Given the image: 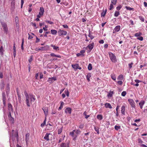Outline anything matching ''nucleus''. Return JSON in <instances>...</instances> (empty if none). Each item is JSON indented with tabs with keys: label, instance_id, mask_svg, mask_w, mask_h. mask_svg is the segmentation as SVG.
<instances>
[{
	"label": "nucleus",
	"instance_id": "f257e3e1",
	"mask_svg": "<svg viewBox=\"0 0 147 147\" xmlns=\"http://www.w3.org/2000/svg\"><path fill=\"white\" fill-rule=\"evenodd\" d=\"M24 94L26 97V103L27 106L29 107L32 102H34L35 100V96L31 94L29 95L26 91H24Z\"/></svg>",
	"mask_w": 147,
	"mask_h": 147
},
{
	"label": "nucleus",
	"instance_id": "f03ea898",
	"mask_svg": "<svg viewBox=\"0 0 147 147\" xmlns=\"http://www.w3.org/2000/svg\"><path fill=\"white\" fill-rule=\"evenodd\" d=\"M10 136L11 137L12 139L13 140H14L16 138V140L17 142L19 140V135L18 132L17 131L16 132L14 131V130H12L11 134H10Z\"/></svg>",
	"mask_w": 147,
	"mask_h": 147
},
{
	"label": "nucleus",
	"instance_id": "7ed1b4c3",
	"mask_svg": "<svg viewBox=\"0 0 147 147\" xmlns=\"http://www.w3.org/2000/svg\"><path fill=\"white\" fill-rule=\"evenodd\" d=\"M109 57L111 61L113 63H116L117 61V58L115 55L111 52H109Z\"/></svg>",
	"mask_w": 147,
	"mask_h": 147
},
{
	"label": "nucleus",
	"instance_id": "20e7f679",
	"mask_svg": "<svg viewBox=\"0 0 147 147\" xmlns=\"http://www.w3.org/2000/svg\"><path fill=\"white\" fill-rule=\"evenodd\" d=\"M1 24L4 32L7 34L8 30L7 24L5 22H1Z\"/></svg>",
	"mask_w": 147,
	"mask_h": 147
},
{
	"label": "nucleus",
	"instance_id": "39448f33",
	"mask_svg": "<svg viewBox=\"0 0 147 147\" xmlns=\"http://www.w3.org/2000/svg\"><path fill=\"white\" fill-rule=\"evenodd\" d=\"M49 46L48 45H46L44 47H41L40 48L38 49L36 48L35 50L36 51H47L49 50Z\"/></svg>",
	"mask_w": 147,
	"mask_h": 147
},
{
	"label": "nucleus",
	"instance_id": "423d86ee",
	"mask_svg": "<svg viewBox=\"0 0 147 147\" xmlns=\"http://www.w3.org/2000/svg\"><path fill=\"white\" fill-rule=\"evenodd\" d=\"M58 34L60 36L65 35L67 34V32L61 29H59L58 32Z\"/></svg>",
	"mask_w": 147,
	"mask_h": 147
},
{
	"label": "nucleus",
	"instance_id": "0eeeda50",
	"mask_svg": "<svg viewBox=\"0 0 147 147\" xmlns=\"http://www.w3.org/2000/svg\"><path fill=\"white\" fill-rule=\"evenodd\" d=\"M128 101L129 103L131 105V107L132 108H135L136 106L135 105V103L133 100L131 99H128Z\"/></svg>",
	"mask_w": 147,
	"mask_h": 147
},
{
	"label": "nucleus",
	"instance_id": "6e6552de",
	"mask_svg": "<svg viewBox=\"0 0 147 147\" xmlns=\"http://www.w3.org/2000/svg\"><path fill=\"white\" fill-rule=\"evenodd\" d=\"M56 80V77H52V78H49L47 81L50 83H53L54 81Z\"/></svg>",
	"mask_w": 147,
	"mask_h": 147
},
{
	"label": "nucleus",
	"instance_id": "1a4fd4ad",
	"mask_svg": "<svg viewBox=\"0 0 147 147\" xmlns=\"http://www.w3.org/2000/svg\"><path fill=\"white\" fill-rule=\"evenodd\" d=\"M10 90L9 84H7L6 88V92L7 96H8Z\"/></svg>",
	"mask_w": 147,
	"mask_h": 147
},
{
	"label": "nucleus",
	"instance_id": "9d476101",
	"mask_svg": "<svg viewBox=\"0 0 147 147\" xmlns=\"http://www.w3.org/2000/svg\"><path fill=\"white\" fill-rule=\"evenodd\" d=\"M72 109L70 107L67 108L65 110V112L66 113H68L69 114H71V113Z\"/></svg>",
	"mask_w": 147,
	"mask_h": 147
},
{
	"label": "nucleus",
	"instance_id": "9b49d317",
	"mask_svg": "<svg viewBox=\"0 0 147 147\" xmlns=\"http://www.w3.org/2000/svg\"><path fill=\"white\" fill-rule=\"evenodd\" d=\"M94 45V43L92 42V43L88 45L86 48H88L90 50H92L93 48Z\"/></svg>",
	"mask_w": 147,
	"mask_h": 147
},
{
	"label": "nucleus",
	"instance_id": "f8f14e48",
	"mask_svg": "<svg viewBox=\"0 0 147 147\" xmlns=\"http://www.w3.org/2000/svg\"><path fill=\"white\" fill-rule=\"evenodd\" d=\"M120 28V26H117L115 27L113 30V33H115L116 32H119Z\"/></svg>",
	"mask_w": 147,
	"mask_h": 147
},
{
	"label": "nucleus",
	"instance_id": "ddd939ff",
	"mask_svg": "<svg viewBox=\"0 0 147 147\" xmlns=\"http://www.w3.org/2000/svg\"><path fill=\"white\" fill-rule=\"evenodd\" d=\"M8 109L9 110V112H13L12 106L9 103L8 105Z\"/></svg>",
	"mask_w": 147,
	"mask_h": 147
},
{
	"label": "nucleus",
	"instance_id": "4468645a",
	"mask_svg": "<svg viewBox=\"0 0 147 147\" xmlns=\"http://www.w3.org/2000/svg\"><path fill=\"white\" fill-rule=\"evenodd\" d=\"M44 11H45L44 8L43 7H40V11L39 13L40 14L43 16Z\"/></svg>",
	"mask_w": 147,
	"mask_h": 147
},
{
	"label": "nucleus",
	"instance_id": "2eb2a0df",
	"mask_svg": "<svg viewBox=\"0 0 147 147\" xmlns=\"http://www.w3.org/2000/svg\"><path fill=\"white\" fill-rule=\"evenodd\" d=\"M51 134H46L44 138L46 140L49 141V135Z\"/></svg>",
	"mask_w": 147,
	"mask_h": 147
},
{
	"label": "nucleus",
	"instance_id": "dca6fc26",
	"mask_svg": "<svg viewBox=\"0 0 147 147\" xmlns=\"http://www.w3.org/2000/svg\"><path fill=\"white\" fill-rule=\"evenodd\" d=\"M44 111V113L45 115H47L48 114V109L47 107L44 108L42 109Z\"/></svg>",
	"mask_w": 147,
	"mask_h": 147
},
{
	"label": "nucleus",
	"instance_id": "f3484780",
	"mask_svg": "<svg viewBox=\"0 0 147 147\" xmlns=\"http://www.w3.org/2000/svg\"><path fill=\"white\" fill-rule=\"evenodd\" d=\"M145 103V101L144 100L141 101L139 103V105L140 108L142 109L143 107V106L144 105Z\"/></svg>",
	"mask_w": 147,
	"mask_h": 147
},
{
	"label": "nucleus",
	"instance_id": "a211bd4d",
	"mask_svg": "<svg viewBox=\"0 0 147 147\" xmlns=\"http://www.w3.org/2000/svg\"><path fill=\"white\" fill-rule=\"evenodd\" d=\"M29 134L28 133L25 136V141L26 144L27 143L28 141L29 140Z\"/></svg>",
	"mask_w": 147,
	"mask_h": 147
},
{
	"label": "nucleus",
	"instance_id": "6ab92c4d",
	"mask_svg": "<svg viewBox=\"0 0 147 147\" xmlns=\"http://www.w3.org/2000/svg\"><path fill=\"white\" fill-rule=\"evenodd\" d=\"M91 77V73H89L86 75V78L88 82L90 81V78Z\"/></svg>",
	"mask_w": 147,
	"mask_h": 147
},
{
	"label": "nucleus",
	"instance_id": "aec40b11",
	"mask_svg": "<svg viewBox=\"0 0 147 147\" xmlns=\"http://www.w3.org/2000/svg\"><path fill=\"white\" fill-rule=\"evenodd\" d=\"M105 106L106 108H109L110 109H112V107L111 104L109 103H106L105 104Z\"/></svg>",
	"mask_w": 147,
	"mask_h": 147
},
{
	"label": "nucleus",
	"instance_id": "412c9836",
	"mask_svg": "<svg viewBox=\"0 0 147 147\" xmlns=\"http://www.w3.org/2000/svg\"><path fill=\"white\" fill-rule=\"evenodd\" d=\"M61 147H69V144L62 143L61 145Z\"/></svg>",
	"mask_w": 147,
	"mask_h": 147
},
{
	"label": "nucleus",
	"instance_id": "4be33fe9",
	"mask_svg": "<svg viewBox=\"0 0 147 147\" xmlns=\"http://www.w3.org/2000/svg\"><path fill=\"white\" fill-rule=\"evenodd\" d=\"M125 107L124 106H122L121 107V113L123 114H125Z\"/></svg>",
	"mask_w": 147,
	"mask_h": 147
},
{
	"label": "nucleus",
	"instance_id": "5701e85b",
	"mask_svg": "<svg viewBox=\"0 0 147 147\" xmlns=\"http://www.w3.org/2000/svg\"><path fill=\"white\" fill-rule=\"evenodd\" d=\"M4 51V50L2 46L0 48V53L1 55H3Z\"/></svg>",
	"mask_w": 147,
	"mask_h": 147
},
{
	"label": "nucleus",
	"instance_id": "b1692460",
	"mask_svg": "<svg viewBox=\"0 0 147 147\" xmlns=\"http://www.w3.org/2000/svg\"><path fill=\"white\" fill-rule=\"evenodd\" d=\"M51 33L53 35L56 34L57 33V31L55 30H51Z\"/></svg>",
	"mask_w": 147,
	"mask_h": 147
},
{
	"label": "nucleus",
	"instance_id": "393cba45",
	"mask_svg": "<svg viewBox=\"0 0 147 147\" xmlns=\"http://www.w3.org/2000/svg\"><path fill=\"white\" fill-rule=\"evenodd\" d=\"M113 93V91H110L108 92L107 96L109 97H111Z\"/></svg>",
	"mask_w": 147,
	"mask_h": 147
},
{
	"label": "nucleus",
	"instance_id": "a878e982",
	"mask_svg": "<svg viewBox=\"0 0 147 147\" xmlns=\"http://www.w3.org/2000/svg\"><path fill=\"white\" fill-rule=\"evenodd\" d=\"M72 67L74 69H78V64H72L71 65Z\"/></svg>",
	"mask_w": 147,
	"mask_h": 147
},
{
	"label": "nucleus",
	"instance_id": "bb28decb",
	"mask_svg": "<svg viewBox=\"0 0 147 147\" xmlns=\"http://www.w3.org/2000/svg\"><path fill=\"white\" fill-rule=\"evenodd\" d=\"M51 46L55 50H59V47H58L55 46V45H53V44H51Z\"/></svg>",
	"mask_w": 147,
	"mask_h": 147
},
{
	"label": "nucleus",
	"instance_id": "cd10ccee",
	"mask_svg": "<svg viewBox=\"0 0 147 147\" xmlns=\"http://www.w3.org/2000/svg\"><path fill=\"white\" fill-rule=\"evenodd\" d=\"M123 78V76L122 75H120L117 78V79L118 80H122Z\"/></svg>",
	"mask_w": 147,
	"mask_h": 147
},
{
	"label": "nucleus",
	"instance_id": "c85d7f7f",
	"mask_svg": "<svg viewBox=\"0 0 147 147\" xmlns=\"http://www.w3.org/2000/svg\"><path fill=\"white\" fill-rule=\"evenodd\" d=\"M97 118L99 120H101L102 119L103 117L101 115H97Z\"/></svg>",
	"mask_w": 147,
	"mask_h": 147
},
{
	"label": "nucleus",
	"instance_id": "c756f323",
	"mask_svg": "<svg viewBox=\"0 0 147 147\" xmlns=\"http://www.w3.org/2000/svg\"><path fill=\"white\" fill-rule=\"evenodd\" d=\"M64 105V103L62 102H61V104L60 106L59 107V110H61V109L63 107V106Z\"/></svg>",
	"mask_w": 147,
	"mask_h": 147
},
{
	"label": "nucleus",
	"instance_id": "7c9ffc66",
	"mask_svg": "<svg viewBox=\"0 0 147 147\" xmlns=\"http://www.w3.org/2000/svg\"><path fill=\"white\" fill-rule=\"evenodd\" d=\"M75 131H76V130H73L72 131L70 132V134H69L70 135V136H72V137H74V132Z\"/></svg>",
	"mask_w": 147,
	"mask_h": 147
},
{
	"label": "nucleus",
	"instance_id": "2f4dec72",
	"mask_svg": "<svg viewBox=\"0 0 147 147\" xmlns=\"http://www.w3.org/2000/svg\"><path fill=\"white\" fill-rule=\"evenodd\" d=\"M9 119L12 123H14V119L12 117L9 118Z\"/></svg>",
	"mask_w": 147,
	"mask_h": 147
},
{
	"label": "nucleus",
	"instance_id": "473e14b6",
	"mask_svg": "<svg viewBox=\"0 0 147 147\" xmlns=\"http://www.w3.org/2000/svg\"><path fill=\"white\" fill-rule=\"evenodd\" d=\"M87 114V112L86 111H85L84 113H83V115H85V118L87 119V118H88V117H90V115H86Z\"/></svg>",
	"mask_w": 147,
	"mask_h": 147
},
{
	"label": "nucleus",
	"instance_id": "72a5a7b5",
	"mask_svg": "<svg viewBox=\"0 0 147 147\" xmlns=\"http://www.w3.org/2000/svg\"><path fill=\"white\" fill-rule=\"evenodd\" d=\"M119 14L120 13L119 11H115V13L114 14V16L115 17H117L118 16Z\"/></svg>",
	"mask_w": 147,
	"mask_h": 147
},
{
	"label": "nucleus",
	"instance_id": "f704fd0d",
	"mask_svg": "<svg viewBox=\"0 0 147 147\" xmlns=\"http://www.w3.org/2000/svg\"><path fill=\"white\" fill-rule=\"evenodd\" d=\"M94 129L98 134H99V131L98 127H94Z\"/></svg>",
	"mask_w": 147,
	"mask_h": 147
},
{
	"label": "nucleus",
	"instance_id": "c9c22d12",
	"mask_svg": "<svg viewBox=\"0 0 147 147\" xmlns=\"http://www.w3.org/2000/svg\"><path fill=\"white\" fill-rule=\"evenodd\" d=\"M92 65L91 63H89L88 64V69L89 70H90L92 69Z\"/></svg>",
	"mask_w": 147,
	"mask_h": 147
},
{
	"label": "nucleus",
	"instance_id": "e433bc0d",
	"mask_svg": "<svg viewBox=\"0 0 147 147\" xmlns=\"http://www.w3.org/2000/svg\"><path fill=\"white\" fill-rule=\"evenodd\" d=\"M3 100H5L6 98L5 96V94L4 92L2 93Z\"/></svg>",
	"mask_w": 147,
	"mask_h": 147
},
{
	"label": "nucleus",
	"instance_id": "4c0bfd02",
	"mask_svg": "<svg viewBox=\"0 0 147 147\" xmlns=\"http://www.w3.org/2000/svg\"><path fill=\"white\" fill-rule=\"evenodd\" d=\"M63 130V127H62L60 129L58 130V134H60L62 132Z\"/></svg>",
	"mask_w": 147,
	"mask_h": 147
},
{
	"label": "nucleus",
	"instance_id": "58836bf2",
	"mask_svg": "<svg viewBox=\"0 0 147 147\" xmlns=\"http://www.w3.org/2000/svg\"><path fill=\"white\" fill-rule=\"evenodd\" d=\"M112 4L113 5H115L117 3V0H111Z\"/></svg>",
	"mask_w": 147,
	"mask_h": 147
},
{
	"label": "nucleus",
	"instance_id": "ea45409f",
	"mask_svg": "<svg viewBox=\"0 0 147 147\" xmlns=\"http://www.w3.org/2000/svg\"><path fill=\"white\" fill-rule=\"evenodd\" d=\"M24 43V39H22V43L21 44V49L22 50H24V47H23V45Z\"/></svg>",
	"mask_w": 147,
	"mask_h": 147
},
{
	"label": "nucleus",
	"instance_id": "a19ab883",
	"mask_svg": "<svg viewBox=\"0 0 147 147\" xmlns=\"http://www.w3.org/2000/svg\"><path fill=\"white\" fill-rule=\"evenodd\" d=\"M142 35V33L140 32L137 33L135 34V36L138 37L139 36Z\"/></svg>",
	"mask_w": 147,
	"mask_h": 147
},
{
	"label": "nucleus",
	"instance_id": "79ce46f5",
	"mask_svg": "<svg viewBox=\"0 0 147 147\" xmlns=\"http://www.w3.org/2000/svg\"><path fill=\"white\" fill-rule=\"evenodd\" d=\"M4 86V84L3 82H1V83L0 84V87L1 88H3V87Z\"/></svg>",
	"mask_w": 147,
	"mask_h": 147
},
{
	"label": "nucleus",
	"instance_id": "37998d69",
	"mask_svg": "<svg viewBox=\"0 0 147 147\" xmlns=\"http://www.w3.org/2000/svg\"><path fill=\"white\" fill-rule=\"evenodd\" d=\"M120 126H118L117 125H115V129L116 130H118V129H119L120 128Z\"/></svg>",
	"mask_w": 147,
	"mask_h": 147
},
{
	"label": "nucleus",
	"instance_id": "c03bdc74",
	"mask_svg": "<svg viewBox=\"0 0 147 147\" xmlns=\"http://www.w3.org/2000/svg\"><path fill=\"white\" fill-rule=\"evenodd\" d=\"M88 36L91 39H92L94 38V37L90 34V32H89V34Z\"/></svg>",
	"mask_w": 147,
	"mask_h": 147
},
{
	"label": "nucleus",
	"instance_id": "a18cd8bd",
	"mask_svg": "<svg viewBox=\"0 0 147 147\" xmlns=\"http://www.w3.org/2000/svg\"><path fill=\"white\" fill-rule=\"evenodd\" d=\"M111 76L112 79H113L114 80H115L116 79V77L114 75H111Z\"/></svg>",
	"mask_w": 147,
	"mask_h": 147
},
{
	"label": "nucleus",
	"instance_id": "49530a36",
	"mask_svg": "<svg viewBox=\"0 0 147 147\" xmlns=\"http://www.w3.org/2000/svg\"><path fill=\"white\" fill-rule=\"evenodd\" d=\"M15 21L16 23L17 24L19 22L18 18L17 16H16L15 17Z\"/></svg>",
	"mask_w": 147,
	"mask_h": 147
},
{
	"label": "nucleus",
	"instance_id": "de8ad7c7",
	"mask_svg": "<svg viewBox=\"0 0 147 147\" xmlns=\"http://www.w3.org/2000/svg\"><path fill=\"white\" fill-rule=\"evenodd\" d=\"M126 91H124L121 93V95L123 96H125L126 95Z\"/></svg>",
	"mask_w": 147,
	"mask_h": 147
},
{
	"label": "nucleus",
	"instance_id": "09e8293b",
	"mask_svg": "<svg viewBox=\"0 0 147 147\" xmlns=\"http://www.w3.org/2000/svg\"><path fill=\"white\" fill-rule=\"evenodd\" d=\"M76 55L78 57H79L80 56H81L83 57V56H84V54H81V53H78Z\"/></svg>",
	"mask_w": 147,
	"mask_h": 147
},
{
	"label": "nucleus",
	"instance_id": "8fccbe9b",
	"mask_svg": "<svg viewBox=\"0 0 147 147\" xmlns=\"http://www.w3.org/2000/svg\"><path fill=\"white\" fill-rule=\"evenodd\" d=\"M46 120V119H45V120L43 121V123L41 124V127H42L44 126L45 125V124Z\"/></svg>",
	"mask_w": 147,
	"mask_h": 147
},
{
	"label": "nucleus",
	"instance_id": "3c124183",
	"mask_svg": "<svg viewBox=\"0 0 147 147\" xmlns=\"http://www.w3.org/2000/svg\"><path fill=\"white\" fill-rule=\"evenodd\" d=\"M139 18L142 22H144V18L142 16H140L139 17Z\"/></svg>",
	"mask_w": 147,
	"mask_h": 147
},
{
	"label": "nucleus",
	"instance_id": "603ef678",
	"mask_svg": "<svg viewBox=\"0 0 147 147\" xmlns=\"http://www.w3.org/2000/svg\"><path fill=\"white\" fill-rule=\"evenodd\" d=\"M125 8H126L127 10L130 11L131 10L133 9V8L127 6H126Z\"/></svg>",
	"mask_w": 147,
	"mask_h": 147
},
{
	"label": "nucleus",
	"instance_id": "864d4df0",
	"mask_svg": "<svg viewBox=\"0 0 147 147\" xmlns=\"http://www.w3.org/2000/svg\"><path fill=\"white\" fill-rule=\"evenodd\" d=\"M64 92H65V94H66V96H68L69 95L68 90H65V91Z\"/></svg>",
	"mask_w": 147,
	"mask_h": 147
},
{
	"label": "nucleus",
	"instance_id": "5fc2aeb1",
	"mask_svg": "<svg viewBox=\"0 0 147 147\" xmlns=\"http://www.w3.org/2000/svg\"><path fill=\"white\" fill-rule=\"evenodd\" d=\"M122 7V6L121 5H119L117 7L116 9L117 10H120V9H121V8Z\"/></svg>",
	"mask_w": 147,
	"mask_h": 147
},
{
	"label": "nucleus",
	"instance_id": "6e6d98bb",
	"mask_svg": "<svg viewBox=\"0 0 147 147\" xmlns=\"http://www.w3.org/2000/svg\"><path fill=\"white\" fill-rule=\"evenodd\" d=\"M75 132L76 134H80L81 133V131L79 130L78 129L76 130V131H75Z\"/></svg>",
	"mask_w": 147,
	"mask_h": 147
},
{
	"label": "nucleus",
	"instance_id": "4d7b16f0",
	"mask_svg": "<svg viewBox=\"0 0 147 147\" xmlns=\"http://www.w3.org/2000/svg\"><path fill=\"white\" fill-rule=\"evenodd\" d=\"M106 13V11H105V12H103L101 13V16L104 17Z\"/></svg>",
	"mask_w": 147,
	"mask_h": 147
},
{
	"label": "nucleus",
	"instance_id": "13d9d810",
	"mask_svg": "<svg viewBox=\"0 0 147 147\" xmlns=\"http://www.w3.org/2000/svg\"><path fill=\"white\" fill-rule=\"evenodd\" d=\"M45 22H46L48 23L49 24H53V22H51V21H50L48 20H46Z\"/></svg>",
	"mask_w": 147,
	"mask_h": 147
},
{
	"label": "nucleus",
	"instance_id": "bf43d9fd",
	"mask_svg": "<svg viewBox=\"0 0 147 147\" xmlns=\"http://www.w3.org/2000/svg\"><path fill=\"white\" fill-rule=\"evenodd\" d=\"M113 4H110L109 9L110 10H111L113 8Z\"/></svg>",
	"mask_w": 147,
	"mask_h": 147
},
{
	"label": "nucleus",
	"instance_id": "052dcab7",
	"mask_svg": "<svg viewBox=\"0 0 147 147\" xmlns=\"http://www.w3.org/2000/svg\"><path fill=\"white\" fill-rule=\"evenodd\" d=\"M117 83L121 85L123 83V82L121 81H119L117 82Z\"/></svg>",
	"mask_w": 147,
	"mask_h": 147
},
{
	"label": "nucleus",
	"instance_id": "680f3d73",
	"mask_svg": "<svg viewBox=\"0 0 147 147\" xmlns=\"http://www.w3.org/2000/svg\"><path fill=\"white\" fill-rule=\"evenodd\" d=\"M45 34L44 35V36L45 37H47V34H48L49 33H50V32L49 31H48V32H45Z\"/></svg>",
	"mask_w": 147,
	"mask_h": 147
},
{
	"label": "nucleus",
	"instance_id": "e2e57ef3",
	"mask_svg": "<svg viewBox=\"0 0 147 147\" xmlns=\"http://www.w3.org/2000/svg\"><path fill=\"white\" fill-rule=\"evenodd\" d=\"M138 143L139 144H141L143 142V141L140 139H139L138 140Z\"/></svg>",
	"mask_w": 147,
	"mask_h": 147
},
{
	"label": "nucleus",
	"instance_id": "0e129e2a",
	"mask_svg": "<svg viewBox=\"0 0 147 147\" xmlns=\"http://www.w3.org/2000/svg\"><path fill=\"white\" fill-rule=\"evenodd\" d=\"M62 26L64 28H68V26L66 24L63 25Z\"/></svg>",
	"mask_w": 147,
	"mask_h": 147
},
{
	"label": "nucleus",
	"instance_id": "69168bd1",
	"mask_svg": "<svg viewBox=\"0 0 147 147\" xmlns=\"http://www.w3.org/2000/svg\"><path fill=\"white\" fill-rule=\"evenodd\" d=\"M33 60V59H32V56L31 57H30V58L28 60V61L29 62H30V63L32 61V60Z\"/></svg>",
	"mask_w": 147,
	"mask_h": 147
},
{
	"label": "nucleus",
	"instance_id": "338daca9",
	"mask_svg": "<svg viewBox=\"0 0 147 147\" xmlns=\"http://www.w3.org/2000/svg\"><path fill=\"white\" fill-rule=\"evenodd\" d=\"M133 63H131L129 64V67L130 68H131L132 67V65H133Z\"/></svg>",
	"mask_w": 147,
	"mask_h": 147
},
{
	"label": "nucleus",
	"instance_id": "774afa93",
	"mask_svg": "<svg viewBox=\"0 0 147 147\" xmlns=\"http://www.w3.org/2000/svg\"><path fill=\"white\" fill-rule=\"evenodd\" d=\"M137 38L138 40H141V41L143 39V38L142 36H140L138 38Z\"/></svg>",
	"mask_w": 147,
	"mask_h": 147
}]
</instances>
